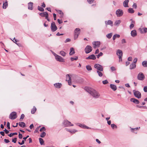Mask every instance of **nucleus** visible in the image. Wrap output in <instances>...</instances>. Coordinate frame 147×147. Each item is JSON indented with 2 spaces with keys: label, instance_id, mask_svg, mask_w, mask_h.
<instances>
[{
  "label": "nucleus",
  "instance_id": "obj_1",
  "mask_svg": "<svg viewBox=\"0 0 147 147\" xmlns=\"http://www.w3.org/2000/svg\"><path fill=\"white\" fill-rule=\"evenodd\" d=\"M85 89L95 98H98L100 96V94L99 93L93 89L88 87H86Z\"/></svg>",
  "mask_w": 147,
  "mask_h": 147
},
{
  "label": "nucleus",
  "instance_id": "obj_2",
  "mask_svg": "<svg viewBox=\"0 0 147 147\" xmlns=\"http://www.w3.org/2000/svg\"><path fill=\"white\" fill-rule=\"evenodd\" d=\"M80 30L79 28H76L74 31V40L78 38L79 34L80 33Z\"/></svg>",
  "mask_w": 147,
  "mask_h": 147
},
{
  "label": "nucleus",
  "instance_id": "obj_3",
  "mask_svg": "<svg viewBox=\"0 0 147 147\" xmlns=\"http://www.w3.org/2000/svg\"><path fill=\"white\" fill-rule=\"evenodd\" d=\"M63 124L64 126L68 127L73 126L74 125L71 123V122L67 120H64L63 122Z\"/></svg>",
  "mask_w": 147,
  "mask_h": 147
},
{
  "label": "nucleus",
  "instance_id": "obj_4",
  "mask_svg": "<svg viewBox=\"0 0 147 147\" xmlns=\"http://www.w3.org/2000/svg\"><path fill=\"white\" fill-rule=\"evenodd\" d=\"M117 55L118 56L119 59V61H122V57L123 56V52L120 49L117 50Z\"/></svg>",
  "mask_w": 147,
  "mask_h": 147
},
{
  "label": "nucleus",
  "instance_id": "obj_5",
  "mask_svg": "<svg viewBox=\"0 0 147 147\" xmlns=\"http://www.w3.org/2000/svg\"><path fill=\"white\" fill-rule=\"evenodd\" d=\"M133 92L134 96L138 98H141V95L140 92L138 90H133Z\"/></svg>",
  "mask_w": 147,
  "mask_h": 147
},
{
  "label": "nucleus",
  "instance_id": "obj_6",
  "mask_svg": "<svg viewBox=\"0 0 147 147\" xmlns=\"http://www.w3.org/2000/svg\"><path fill=\"white\" fill-rule=\"evenodd\" d=\"M17 117V113L15 112H13L10 114L9 118V119L13 120Z\"/></svg>",
  "mask_w": 147,
  "mask_h": 147
},
{
  "label": "nucleus",
  "instance_id": "obj_7",
  "mask_svg": "<svg viewBox=\"0 0 147 147\" xmlns=\"http://www.w3.org/2000/svg\"><path fill=\"white\" fill-rule=\"evenodd\" d=\"M137 78L138 80H143L145 78V76L143 73L140 72L138 74Z\"/></svg>",
  "mask_w": 147,
  "mask_h": 147
},
{
  "label": "nucleus",
  "instance_id": "obj_8",
  "mask_svg": "<svg viewBox=\"0 0 147 147\" xmlns=\"http://www.w3.org/2000/svg\"><path fill=\"white\" fill-rule=\"evenodd\" d=\"M94 67L98 71H103V68L102 66L99 64H95L94 66Z\"/></svg>",
  "mask_w": 147,
  "mask_h": 147
},
{
  "label": "nucleus",
  "instance_id": "obj_9",
  "mask_svg": "<svg viewBox=\"0 0 147 147\" xmlns=\"http://www.w3.org/2000/svg\"><path fill=\"white\" fill-rule=\"evenodd\" d=\"M116 14L117 17H120L123 15V12L122 10L118 9L116 11Z\"/></svg>",
  "mask_w": 147,
  "mask_h": 147
},
{
  "label": "nucleus",
  "instance_id": "obj_10",
  "mask_svg": "<svg viewBox=\"0 0 147 147\" xmlns=\"http://www.w3.org/2000/svg\"><path fill=\"white\" fill-rule=\"evenodd\" d=\"M51 31L53 32H55L57 29V28L55 25V23L54 22H52L51 24Z\"/></svg>",
  "mask_w": 147,
  "mask_h": 147
},
{
  "label": "nucleus",
  "instance_id": "obj_11",
  "mask_svg": "<svg viewBox=\"0 0 147 147\" xmlns=\"http://www.w3.org/2000/svg\"><path fill=\"white\" fill-rule=\"evenodd\" d=\"M92 48L89 45H87L85 49V53L86 54L90 53L92 51Z\"/></svg>",
  "mask_w": 147,
  "mask_h": 147
},
{
  "label": "nucleus",
  "instance_id": "obj_12",
  "mask_svg": "<svg viewBox=\"0 0 147 147\" xmlns=\"http://www.w3.org/2000/svg\"><path fill=\"white\" fill-rule=\"evenodd\" d=\"M55 58V59L57 61L61 62H65V59L62 57L58 55H57Z\"/></svg>",
  "mask_w": 147,
  "mask_h": 147
},
{
  "label": "nucleus",
  "instance_id": "obj_13",
  "mask_svg": "<svg viewBox=\"0 0 147 147\" xmlns=\"http://www.w3.org/2000/svg\"><path fill=\"white\" fill-rule=\"evenodd\" d=\"M92 44L93 46V48L96 49V47H99L100 45V42L99 41H94L92 42Z\"/></svg>",
  "mask_w": 147,
  "mask_h": 147
},
{
  "label": "nucleus",
  "instance_id": "obj_14",
  "mask_svg": "<svg viewBox=\"0 0 147 147\" xmlns=\"http://www.w3.org/2000/svg\"><path fill=\"white\" fill-rule=\"evenodd\" d=\"M66 81L68 82L69 85H71V78L69 74L66 75Z\"/></svg>",
  "mask_w": 147,
  "mask_h": 147
},
{
  "label": "nucleus",
  "instance_id": "obj_15",
  "mask_svg": "<svg viewBox=\"0 0 147 147\" xmlns=\"http://www.w3.org/2000/svg\"><path fill=\"white\" fill-rule=\"evenodd\" d=\"M96 59V57L95 55L93 54H92L89 55L88 57L86 58V59H92L95 60Z\"/></svg>",
  "mask_w": 147,
  "mask_h": 147
},
{
  "label": "nucleus",
  "instance_id": "obj_16",
  "mask_svg": "<svg viewBox=\"0 0 147 147\" xmlns=\"http://www.w3.org/2000/svg\"><path fill=\"white\" fill-rule=\"evenodd\" d=\"M40 15L42 17H45V18H47L49 16L47 12L40 13Z\"/></svg>",
  "mask_w": 147,
  "mask_h": 147
},
{
  "label": "nucleus",
  "instance_id": "obj_17",
  "mask_svg": "<svg viewBox=\"0 0 147 147\" xmlns=\"http://www.w3.org/2000/svg\"><path fill=\"white\" fill-rule=\"evenodd\" d=\"M105 23L106 25H109L111 26H113V22L111 20L106 21H105Z\"/></svg>",
  "mask_w": 147,
  "mask_h": 147
},
{
  "label": "nucleus",
  "instance_id": "obj_18",
  "mask_svg": "<svg viewBox=\"0 0 147 147\" xmlns=\"http://www.w3.org/2000/svg\"><path fill=\"white\" fill-rule=\"evenodd\" d=\"M131 36L133 37H135L137 35V33L136 30H134L131 31Z\"/></svg>",
  "mask_w": 147,
  "mask_h": 147
},
{
  "label": "nucleus",
  "instance_id": "obj_19",
  "mask_svg": "<svg viewBox=\"0 0 147 147\" xmlns=\"http://www.w3.org/2000/svg\"><path fill=\"white\" fill-rule=\"evenodd\" d=\"M54 85L55 88H59L61 87L62 85L61 83H57L54 84Z\"/></svg>",
  "mask_w": 147,
  "mask_h": 147
},
{
  "label": "nucleus",
  "instance_id": "obj_20",
  "mask_svg": "<svg viewBox=\"0 0 147 147\" xmlns=\"http://www.w3.org/2000/svg\"><path fill=\"white\" fill-rule=\"evenodd\" d=\"M130 100L131 102H133L135 104H138L139 103V101L135 98H131Z\"/></svg>",
  "mask_w": 147,
  "mask_h": 147
},
{
  "label": "nucleus",
  "instance_id": "obj_21",
  "mask_svg": "<svg viewBox=\"0 0 147 147\" xmlns=\"http://www.w3.org/2000/svg\"><path fill=\"white\" fill-rule=\"evenodd\" d=\"M75 53L74 49L73 48L71 47L70 48V52L69 53V55H74Z\"/></svg>",
  "mask_w": 147,
  "mask_h": 147
},
{
  "label": "nucleus",
  "instance_id": "obj_22",
  "mask_svg": "<svg viewBox=\"0 0 147 147\" xmlns=\"http://www.w3.org/2000/svg\"><path fill=\"white\" fill-rule=\"evenodd\" d=\"M33 3L32 2H30L28 3V8L29 9L32 10L33 9Z\"/></svg>",
  "mask_w": 147,
  "mask_h": 147
},
{
  "label": "nucleus",
  "instance_id": "obj_23",
  "mask_svg": "<svg viewBox=\"0 0 147 147\" xmlns=\"http://www.w3.org/2000/svg\"><path fill=\"white\" fill-rule=\"evenodd\" d=\"M110 87L114 91L116 90L117 89V88L116 86L114 84H111L110 85Z\"/></svg>",
  "mask_w": 147,
  "mask_h": 147
},
{
  "label": "nucleus",
  "instance_id": "obj_24",
  "mask_svg": "<svg viewBox=\"0 0 147 147\" xmlns=\"http://www.w3.org/2000/svg\"><path fill=\"white\" fill-rule=\"evenodd\" d=\"M129 1V0H125L123 2V5L125 7H128V3Z\"/></svg>",
  "mask_w": 147,
  "mask_h": 147
},
{
  "label": "nucleus",
  "instance_id": "obj_25",
  "mask_svg": "<svg viewBox=\"0 0 147 147\" xmlns=\"http://www.w3.org/2000/svg\"><path fill=\"white\" fill-rule=\"evenodd\" d=\"M121 22V21L120 20H116L115 21L114 24L116 26H118Z\"/></svg>",
  "mask_w": 147,
  "mask_h": 147
},
{
  "label": "nucleus",
  "instance_id": "obj_26",
  "mask_svg": "<svg viewBox=\"0 0 147 147\" xmlns=\"http://www.w3.org/2000/svg\"><path fill=\"white\" fill-rule=\"evenodd\" d=\"M136 64L132 63L130 65L129 69H135L136 67Z\"/></svg>",
  "mask_w": 147,
  "mask_h": 147
},
{
  "label": "nucleus",
  "instance_id": "obj_27",
  "mask_svg": "<svg viewBox=\"0 0 147 147\" xmlns=\"http://www.w3.org/2000/svg\"><path fill=\"white\" fill-rule=\"evenodd\" d=\"M19 125L20 127H24L26 126L25 123L23 122H20L19 123Z\"/></svg>",
  "mask_w": 147,
  "mask_h": 147
},
{
  "label": "nucleus",
  "instance_id": "obj_28",
  "mask_svg": "<svg viewBox=\"0 0 147 147\" xmlns=\"http://www.w3.org/2000/svg\"><path fill=\"white\" fill-rule=\"evenodd\" d=\"M36 111V109L35 107L34 106L33 108L32 109L31 113L32 114H34Z\"/></svg>",
  "mask_w": 147,
  "mask_h": 147
},
{
  "label": "nucleus",
  "instance_id": "obj_29",
  "mask_svg": "<svg viewBox=\"0 0 147 147\" xmlns=\"http://www.w3.org/2000/svg\"><path fill=\"white\" fill-rule=\"evenodd\" d=\"M59 54L64 57H65L66 55V53L63 51H61Z\"/></svg>",
  "mask_w": 147,
  "mask_h": 147
},
{
  "label": "nucleus",
  "instance_id": "obj_30",
  "mask_svg": "<svg viewBox=\"0 0 147 147\" xmlns=\"http://www.w3.org/2000/svg\"><path fill=\"white\" fill-rule=\"evenodd\" d=\"M142 65L144 67H147V61H144L142 63Z\"/></svg>",
  "mask_w": 147,
  "mask_h": 147
},
{
  "label": "nucleus",
  "instance_id": "obj_31",
  "mask_svg": "<svg viewBox=\"0 0 147 147\" xmlns=\"http://www.w3.org/2000/svg\"><path fill=\"white\" fill-rule=\"evenodd\" d=\"M8 5L7 2L6 1L5 3H3V9H5Z\"/></svg>",
  "mask_w": 147,
  "mask_h": 147
},
{
  "label": "nucleus",
  "instance_id": "obj_32",
  "mask_svg": "<svg viewBox=\"0 0 147 147\" xmlns=\"http://www.w3.org/2000/svg\"><path fill=\"white\" fill-rule=\"evenodd\" d=\"M120 37V35L119 34H115L113 36V40H114L115 38H119Z\"/></svg>",
  "mask_w": 147,
  "mask_h": 147
},
{
  "label": "nucleus",
  "instance_id": "obj_33",
  "mask_svg": "<svg viewBox=\"0 0 147 147\" xmlns=\"http://www.w3.org/2000/svg\"><path fill=\"white\" fill-rule=\"evenodd\" d=\"M81 128L83 129H91V128L89 127L84 124L82 125Z\"/></svg>",
  "mask_w": 147,
  "mask_h": 147
},
{
  "label": "nucleus",
  "instance_id": "obj_34",
  "mask_svg": "<svg viewBox=\"0 0 147 147\" xmlns=\"http://www.w3.org/2000/svg\"><path fill=\"white\" fill-rule=\"evenodd\" d=\"M128 11L129 13H133L134 12V11L133 9L131 8L128 9Z\"/></svg>",
  "mask_w": 147,
  "mask_h": 147
},
{
  "label": "nucleus",
  "instance_id": "obj_35",
  "mask_svg": "<svg viewBox=\"0 0 147 147\" xmlns=\"http://www.w3.org/2000/svg\"><path fill=\"white\" fill-rule=\"evenodd\" d=\"M113 34L112 33L107 34L106 35V37L109 39H110L112 36Z\"/></svg>",
  "mask_w": 147,
  "mask_h": 147
},
{
  "label": "nucleus",
  "instance_id": "obj_36",
  "mask_svg": "<svg viewBox=\"0 0 147 147\" xmlns=\"http://www.w3.org/2000/svg\"><path fill=\"white\" fill-rule=\"evenodd\" d=\"M86 69L88 71H91L92 70V68L91 66L89 65L86 66Z\"/></svg>",
  "mask_w": 147,
  "mask_h": 147
},
{
  "label": "nucleus",
  "instance_id": "obj_37",
  "mask_svg": "<svg viewBox=\"0 0 147 147\" xmlns=\"http://www.w3.org/2000/svg\"><path fill=\"white\" fill-rule=\"evenodd\" d=\"M40 143L41 145H42L44 143V141L41 138H39V139Z\"/></svg>",
  "mask_w": 147,
  "mask_h": 147
},
{
  "label": "nucleus",
  "instance_id": "obj_38",
  "mask_svg": "<svg viewBox=\"0 0 147 147\" xmlns=\"http://www.w3.org/2000/svg\"><path fill=\"white\" fill-rule=\"evenodd\" d=\"M140 128V127H137L136 128H131V131L132 132L135 133V132L134 131V130L138 129Z\"/></svg>",
  "mask_w": 147,
  "mask_h": 147
},
{
  "label": "nucleus",
  "instance_id": "obj_39",
  "mask_svg": "<svg viewBox=\"0 0 147 147\" xmlns=\"http://www.w3.org/2000/svg\"><path fill=\"white\" fill-rule=\"evenodd\" d=\"M46 135V133L45 132H43L41 133L40 137L41 138H44Z\"/></svg>",
  "mask_w": 147,
  "mask_h": 147
},
{
  "label": "nucleus",
  "instance_id": "obj_40",
  "mask_svg": "<svg viewBox=\"0 0 147 147\" xmlns=\"http://www.w3.org/2000/svg\"><path fill=\"white\" fill-rule=\"evenodd\" d=\"M18 134L17 133V132H15L13 133H11L9 134L8 135V136L10 137H11L12 136L15 135H16Z\"/></svg>",
  "mask_w": 147,
  "mask_h": 147
},
{
  "label": "nucleus",
  "instance_id": "obj_41",
  "mask_svg": "<svg viewBox=\"0 0 147 147\" xmlns=\"http://www.w3.org/2000/svg\"><path fill=\"white\" fill-rule=\"evenodd\" d=\"M111 125V127L113 129H114V128H117V126L114 124H112Z\"/></svg>",
  "mask_w": 147,
  "mask_h": 147
},
{
  "label": "nucleus",
  "instance_id": "obj_42",
  "mask_svg": "<svg viewBox=\"0 0 147 147\" xmlns=\"http://www.w3.org/2000/svg\"><path fill=\"white\" fill-rule=\"evenodd\" d=\"M78 59V57H71L70 58L71 60V61H73L74 60H77Z\"/></svg>",
  "mask_w": 147,
  "mask_h": 147
},
{
  "label": "nucleus",
  "instance_id": "obj_43",
  "mask_svg": "<svg viewBox=\"0 0 147 147\" xmlns=\"http://www.w3.org/2000/svg\"><path fill=\"white\" fill-rule=\"evenodd\" d=\"M100 71H97V72L99 76L102 77L103 75V74Z\"/></svg>",
  "mask_w": 147,
  "mask_h": 147
},
{
  "label": "nucleus",
  "instance_id": "obj_44",
  "mask_svg": "<svg viewBox=\"0 0 147 147\" xmlns=\"http://www.w3.org/2000/svg\"><path fill=\"white\" fill-rule=\"evenodd\" d=\"M38 9L39 11H44V9L39 6H38Z\"/></svg>",
  "mask_w": 147,
  "mask_h": 147
},
{
  "label": "nucleus",
  "instance_id": "obj_45",
  "mask_svg": "<svg viewBox=\"0 0 147 147\" xmlns=\"http://www.w3.org/2000/svg\"><path fill=\"white\" fill-rule=\"evenodd\" d=\"M24 114H22L20 116V121H22V119L24 118Z\"/></svg>",
  "mask_w": 147,
  "mask_h": 147
},
{
  "label": "nucleus",
  "instance_id": "obj_46",
  "mask_svg": "<svg viewBox=\"0 0 147 147\" xmlns=\"http://www.w3.org/2000/svg\"><path fill=\"white\" fill-rule=\"evenodd\" d=\"M110 69L112 71H115L116 70V69L113 66H112L111 67Z\"/></svg>",
  "mask_w": 147,
  "mask_h": 147
},
{
  "label": "nucleus",
  "instance_id": "obj_47",
  "mask_svg": "<svg viewBox=\"0 0 147 147\" xmlns=\"http://www.w3.org/2000/svg\"><path fill=\"white\" fill-rule=\"evenodd\" d=\"M71 134H74L76 132H77L78 131V130L76 129H73L71 130Z\"/></svg>",
  "mask_w": 147,
  "mask_h": 147
},
{
  "label": "nucleus",
  "instance_id": "obj_48",
  "mask_svg": "<svg viewBox=\"0 0 147 147\" xmlns=\"http://www.w3.org/2000/svg\"><path fill=\"white\" fill-rule=\"evenodd\" d=\"M102 83L104 84H107L108 83V82L107 80H105L102 81Z\"/></svg>",
  "mask_w": 147,
  "mask_h": 147
},
{
  "label": "nucleus",
  "instance_id": "obj_49",
  "mask_svg": "<svg viewBox=\"0 0 147 147\" xmlns=\"http://www.w3.org/2000/svg\"><path fill=\"white\" fill-rule=\"evenodd\" d=\"M103 55V53L102 52L100 53L97 56V58H98L100 56H102Z\"/></svg>",
  "mask_w": 147,
  "mask_h": 147
},
{
  "label": "nucleus",
  "instance_id": "obj_50",
  "mask_svg": "<svg viewBox=\"0 0 147 147\" xmlns=\"http://www.w3.org/2000/svg\"><path fill=\"white\" fill-rule=\"evenodd\" d=\"M138 59L137 58H135L133 61V63L136 64L137 61Z\"/></svg>",
  "mask_w": 147,
  "mask_h": 147
},
{
  "label": "nucleus",
  "instance_id": "obj_51",
  "mask_svg": "<svg viewBox=\"0 0 147 147\" xmlns=\"http://www.w3.org/2000/svg\"><path fill=\"white\" fill-rule=\"evenodd\" d=\"M139 30L141 33L143 34L144 33V32L143 31V28H139Z\"/></svg>",
  "mask_w": 147,
  "mask_h": 147
},
{
  "label": "nucleus",
  "instance_id": "obj_52",
  "mask_svg": "<svg viewBox=\"0 0 147 147\" xmlns=\"http://www.w3.org/2000/svg\"><path fill=\"white\" fill-rule=\"evenodd\" d=\"M88 2L90 4H91L93 2L94 0H87Z\"/></svg>",
  "mask_w": 147,
  "mask_h": 147
},
{
  "label": "nucleus",
  "instance_id": "obj_53",
  "mask_svg": "<svg viewBox=\"0 0 147 147\" xmlns=\"http://www.w3.org/2000/svg\"><path fill=\"white\" fill-rule=\"evenodd\" d=\"M18 143L20 145H22L24 144V140H22V142H18Z\"/></svg>",
  "mask_w": 147,
  "mask_h": 147
},
{
  "label": "nucleus",
  "instance_id": "obj_54",
  "mask_svg": "<svg viewBox=\"0 0 147 147\" xmlns=\"http://www.w3.org/2000/svg\"><path fill=\"white\" fill-rule=\"evenodd\" d=\"M7 126L9 129H10V123L9 122H7Z\"/></svg>",
  "mask_w": 147,
  "mask_h": 147
},
{
  "label": "nucleus",
  "instance_id": "obj_55",
  "mask_svg": "<svg viewBox=\"0 0 147 147\" xmlns=\"http://www.w3.org/2000/svg\"><path fill=\"white\" fill-rule=\"evenodd\" d=\"M144 90L145 92H147V86H144Z\"/></svg>",
  "mask_w": 147,
  "mask_h": 147
},
{
  "label": "nucleus",
  "instance_id": "obj_56",
  "mask_svg": "<svg viewBox=\"0 0 147 147\" xmlns=\"http://www.w3.org/2000/svg\"><path fill=\"white\" fill-rule=\"evenodd\" d=\"M45 129V127H42L40 130V131L42 132V131L44 130Z\"/></svg>",
  "mask_w": 147,
  "mask_h": 147
},
{
  "label": "nucleus",
  "instance_id": "obj_57",
  "mask_svg": "<svg viewBox=\"0 0 147 147\" xmlns=\"http://www.w3.org/2000/svg\"><path fill=\"white\" fill-rule=\"evenodd\" d=\"M126 42V40L125 39H123L121 40V43L122 44L125 43Z\"/></svg>",
  "mask_w": 147,
  "mask_h": 147
},
{
  "label": "nucleus",
  "instance_id": "obj_58",
  "mask_svg": "<svg viewBox=\"0 0 147 147\" xmlns=\"http://www.w3.org/2000/svg\"><path fill=\"white\" fill-rule=\"evenodd\" d=\"M17 141V138H15L14 139H13L12 140V142L14 143H16V142Z\"/></svg>",
  "mask_w": 147,
  "mask_h": 147
},
{
  "label": "nucleus",
  "instance_id": "obj_59",
  "mask_svg": "<svg viewBox=\"0 0 147 147\" xmlns=\"http://www.w3.org/2000/svg\"><path fill=\"white\" fill-rule=\"evenodd\" d=\"M71 41V39L69 38H67L66 39L65 41V43H66L67 42H70Z\"/></svg>",
  "mask_w": 147,
  "mask_h": 147
},
{
  "label": "nucleus",
  "instance_id": "obj_60",
  "mask_svg": "<svg viewBox=\"0 0 147 147\" xmlns=\"http://www.w3.org/2000/svg\"><path fill=\"white\" fill-rule=\"evenodd\" d=\"M57 21L59 24H61L62 23V21L61 20L58 19L57 20Z\"/></svg>",
  "mask_w": 147,
  "mask_h": 147
},
{
  "label": "nucleus",
  "instance_id": "obj_61",
  "mask_svg": "<svg viewBox=\"0 0 147 147\" xmlns=\"http://www.w3.org/2000/svg\"><path fill=\"white\" fill-rule=\"evenodd\" d=\"M22 134H20V132H19V138L20 139H22Z\"/></svg>",
  "mask_w": 147,
  "mask_h": 147
},
{
  "label": "nucleus",
  "instance_id": "obj_62",
  "mask_svg": "<svg viewBox=\"0 0 147 147\" xmlns=\"http://www.w3.org/2000/svg\"><path fill=\"white\" fill-rule=\"evenodd\" d=\"M132 59V58L131 57H129L128 58L127 60L128 61H131Z\"/></svg>",
  "mask_w": 147,
  "mask_h": 147
},
{
  "label": "nucleus",
  "instance_id": "obj_63",
  "mask_svg": "<svg viewBox=\"0 0 147 147\" xmlns=\"http://www.w3.org/2000/svg\"><path fill=\"white\" fill-rule=\"evenodd\" d=\"M144 30V33H146L147 32V28H143Z\"/></svg>",
  "mask_w": 147,
  "mask_h": 147
},
{
  "label": "nucleus",
  "instance_id": "obj_64",
  "mask_svg": "<svg viewBox=\"0 0 147 147\" xmlns=\"http://www.w3.org/2000/svg\"><path fill=\"white\" fill-rule=\"evenodd\" d=\"M4 141L6 143H8L9 142V140H8L6 139H4Z\"/></svg>",
  "mask_w": 147,
  "mask_h": 147
}]
</instances>
